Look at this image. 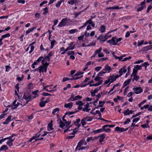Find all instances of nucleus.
I'll list each match as a JSON object with an SVG mask.
<instances>
[{"label":"nucleus","instance_id":"nucleus-18","mask_svg":"<svg viewBox=\"0 0 152 152\" xmlns=\"http://www.w3.org/2000/svg\"><path fill=\"white\" fill-rule=\"evenodd\" d=\"M108 79L109 80H110V83H113L115 80H114V75H113L112 76H110L108 77Z\"/></svg>","mask_w":152,"mask_h":152},{"label":"nucleus","instance_id":"nucleus-29","mask_svg":"<svg viewBox=\"0 0 152 152\" xmlns=\"http://www.w3.org/2000/svg\"><path fill=\"white\" fill-rule=\"evenodd\" d=\"M82 98V97L80 95H77L75 96V97L72 99V101H74L75 100H77L78 99H81Z\"/></svg>","mask_w":152,"mask_h":152},{"label":"nucleus","instance_id":"nucleus-39","mask_svg":"<svg viewBox=\"0 0 152 152\" xmlns=\"http://www.w3.org/2000/svg\"><path fill=\"white\" fill-rule=\"evenodd\" d=\"M59 110V109L58 108H56L53 110L52 111V113L55 114L57 112H58Z\"/></svg>","mask_w":152,"mask_h":152},{"label":"nucleus","instance_id":"nucleus-3","mask_svg":"<svg viewBox=\"0 0 152 152\" xmlns=\"http://www.w3.org/2000/svg\"><path fill=\"white\" fill-rule=\"evenodd\" d=\"M27 94H24L23 96V98L26 99H29L30 100H31L33 99V97H32L31 95L30 94H28L27 95Z\"/></svg>","mask_w":152,"mask_h":152},{"label":"nucleus","instance_id":"nucleus-57","mask_svg":"<svg viewBox=\"0 0 152 152\" xmlns=\"http://www.w3.org/2000/svg\"><path fill=\"white\" fill-rule=\"evenodd\" d=\"M78 128L77 127L75 128L74 129V130L73 131V132L72 134L73 135H75V134L76 133V132H77L78 130Z\"/></svg>","mask_w":152,"mask_h":152},{"label":"nucleus","instance_id":"nucleus-24","mask_svg":"<svg viewBox=\"0 0 152 152\" xmlns=\"http://www.w3.org/2000/svg\"><path fill=\"white\" fill-rule=\"evenodd\" d=\"M145 7H146L145 5L141 6L140 7H139L137 8V10L138 12L140 11Z\"/></svg>","mask_w":152,"mask_h":152},{"label":"nucleus","instance_id":"nucleus-56","mask_svg":"<svg viewBox=\"0 0 152 152\" xmlns=\"http://www.w3.org/2000/svg\"><path fill=\"white\" fill-rule=\"evenodd\" d=\"M152 7V6L151 5H149L148 6L147 10V13H148L149 12L150 10L151 9Z\"/></svg>","mask_w":152,"mask_h":152},{"label":"nucleus","instance_id":"nucleus-6","mask_svg":"<svg viewBox=\"0 0 152 152\" xmlns=\"http://www.w3.org/2000/svg\"><path fill=\"white\" fill-rule=\"evenodd\" d=\"M102 70L106 71L108 72V73H110L112 71V69L111 67L109 66L108 64H107L105 66L104 69H103Z\"/></svg>","mask_w":152,"mask_h":152},{"label":"nucleus","instance_id":"nucleus-38","mask_svg":"<svg viewBox=\"0 0 152 152\" xmlns=\"http://www.w3.org/2000/svg\"><path fill=\"white\" fill-rule=\"evenodd\" d=\"M110 32V31H109L105 35V37L107 38V40L109 38H110L111 37L112 35L111 34H108Z\"/></svg>","mask_w":152,"mask_h":152},{"label":"nucleus","instance_id":"nucleus-31","mask_svg":"<svg viewBox=\"0 0 152 152\" xmlns=\"http://www.w3.org/2000/svg\"><path fill=\"white\" fill-rule=\"evenodd\" d=\"M102 82H103V80H101V81H100L99 82V83H96L94 84H93V85L94 86H98L101 84L102 83Z\"/></svg>","mask_w":152,"mask_h":152},{"label":"nucleus","instance_id":"nucleus-50","mask_svg":"<svg viewBox=\"0 0 152 152\" xmlns=\"http://www.w3.org/2000/svg\"><path fill=\"white\" fill-rule=\"evenodd\" d=\"M129 109H127L126 110L124 111V113L125 115H129Z\"/></svg>","mask_w":152,"mask_h":152},{"label":"nucleus","instance_id":"nucleus-59","mask_svg":"<svg viewBox=\"0 0 152 152\" xmlns=\"http://www.w3.org/2000/svg\"><path fill=\"white\" fill-rule=\"evenodd\" d=\"M75 53V52L74 51H72L68 52L67 53V54L69 55H74Z\"/></svg>","mask_w":152,"mask_h":152},{"label":"nucleus","instance_id":"nucleus-43","mask_svg":"<svg viewBox=\"0 0 152 152\" xmlns=\"http://www.w3.org/2000/svg\"><path fill=\"white\" fill-rule=\"evenodd\" d=\"M77 31L76 29H74L70 30L69 31V33L71 34H73L75 33L76 31Z\"/></svg>","mask_w":152,"mask_h":152},{"label":"nucleus","instance_id":"nucleus-44","mask_svg":"<svg viewBox=\"0 0 152 152\" xmlns=\"http://www.w3.org/2000/svg\"><path fill=\"white\" fill-rule=\"evenodd\" d=\"M127 72L126 73V75H125V77H127V75L129 74L130 71L131 70V67L130 66H129L127 68Z\"/></svg>","mask_w":152,"mask_h":152},{"label":"nucleus","instance_id":"nucleus-4","mask_svg":"<svg viewBox=\"0 0 152 152\" xmlns=\"http://www.w3.org/2000/svg\"><path fill=\"white\" fill-rule=\"evenodd\" d=\"M128 129L129 128L125 129L124 128H120L119 127L117 126L115 128V131L118 132H122L127 131Z\"/></svg>","mask_w":152,"mask_h":152},{"label":"nucleus","instance_id":"nucleus-1","mask_svg":"<svg viewBox=\"0 0 152 152\" xmlns=\"http://www.w3.org/2000/svg\"><path fill=\"white\" fill-rule=\"evenodd\" d=\"M67 21V18H66L63 19L59 23L58 26L59 27H61L65 26L66 24Z\"/></svg>","mask_w":152,"mask_h":152},{"label":"nucleus","instance_id":"nucleus-52","mask_svg":"<svg viewBox=\"0 0 152 152\" xmlns=\"http://www.w3.org/2000/svg\"><path fill=\"white\" fill-rule=\"evenodd\" d=\"M144 40H142L140 42H138V46H139L142 45L144 43Z\"/></svg>","mask_w":152,"mask_h":152},{"label":"nucleus","instance_id":"nucleus-11","mask_svg":"<svg viewBox=\"0 0 152 152\" xmlns=\"http://www.w3.org/2000/svg\"><path fill=\"white\" fill-rule=\"evenodd\" d=\"M39 70V73H41V72H43V66H40L38 68H37L35 69L34 70V72H35L36 71Z\"/></svg>","mask_w":152,"mask_h":152},{"label":"nucleus","instance_id":"nucleus-17","mask_svg":"<svg viewBox=\"0 0 152 152\" xmlns=\"http://www.w3.org/2000/svg\"><path fill=\"white\" fill-rule=\"evenodd\" d=\"M105 29L106 28L105 26L104 25H103L100 26L99 30L101 32L103 33L105 31Z\"/></svg>","mask_w":152,"mask_h":152},{"label":"nucleus","instance_id":"nucleus-20","mask_svg":"<svg viewBox=\"0 0 152 152\" xmlns=\"http://www.w3.org/2000/svg\"><path fill=\"white\" fill-rule=\"evenodd\" d=\"M83 119L85 121H92V119L89 116H87L86 117L83 118Z\"/></svg>","mask_w":152,"mask_h":152},{"label":"nucleus","instance_id":"nucleus-34","mask_svg":"<svg viewBox=\"0 0 152 152\" xmlns=\"http://www.w3.org/2000/svg\"><path fill=\"white\" fill-rule=\"evenodd\" d=\"M149 64L147 62H144V63L142 64V66H144L145 68V69H146L147 68V66L149 65Z\"/></svg>","mask_w":152,"mask_h":152},{"label":"nucleus","instance_id":"nucleus-58","mask_svg":"<svg viewBox=\"0 0 152 152\" xmlns=\"http://www.w3.org/2000/svg\"><path fill=\"white\" fill-rule=\"evenodd\" d=\"M83 11H81L78 12H77V13H76L75 14V17L76 18L77 16H78V15H80V14L81 13H82V12Z\"/></svg>","mask_w":152,"mask_h":152},{"label":"nucleus","instance_id":"nucleus-32","mask_svg":"<svg viewBox=\"0 0 152 152\" xmlns=\"http://www.w3.org/2000/svg\"><path fill=\"white\" fill-rule=\"evenodd\" d=\"M43 10L45 11L43 13L44 15H45L48 12V8L47 7H46L45 8H44L43 9Z\"/></svg>","mask_w":152,"mask_h":152},{"label":"nucleus","instance_id":"nucleus-14","mask_svg":"<svg viewBox=\"0 0 152 152\" xmlns=\"http://www.w3.org/2000/svg\"><path fill=\"white\" fill-rule=\"evenodd\" d=\"M73 103L72 102H70L67 104H66L64 105V107L66 108H70L72 107V106Z\"/></svg>","mask_w":152,"mask_h":152},{"label":"nucleus","instance_id":"nucleus-27","mask_svg":"<svg viewBox=\"0 0 152 152\" xmlns=\"http://www.w3.org/2000/svg\"><path fill=\"white\" fill-rule=\"evenodd\" d=\"M53 125H52L51 124H49L48 125V131H50L53 130V129L52 128Z\"/></svg>","mask_w":152,"mask_h":152},{"label":"nucleus","instance_id":"nucleus-35","mask_svg":"<svg viewBox=\"0 0 152 152\" xmlns=\"http://www.w3.org/2000/svg\"><path fill=\"white\" fill-rule=\"evenodd\" d=\"M10 35L9 33H7L1 36L2 37H3V38H6L7 37H10Z\"/></svg>","mask_w":152,"mask_h":152},{"label":"nucleus","instance_id":"nucleus-13","mask_svg":"<svg viewBox=\"0 0 152 152\" xmlns=\"http://www.w3.org/2000/svg\"><path fill=\"white\" fill-rule=\"evenodd\" d=\"M100 139L99 140V142L101 143L103 141L105 137V134H103L99 136Z\"/></svg>","mask_w":152,"mask_h":152},{"label":"nucleus","instance_id":"nucleus-51","mask_svg":"<svg viewBox=\"0 0 152 152\" xmlns=\"http://www.w3.org/2000/svg\"><path fill=\"white\" fill-rule=\"evenodd\" d=\"M105 128H104V129H103V127H102V129H103V132L104 131H105L106 132H110V131L111 130V129H109V128L106 129Z\"/></svg>","mask_w":152,"mask_h":152},{"label":"nucleus","instance_id":"nucleus-30","mask_svg":"<svg viewBox=\"0 0 152 152\" xmlns=\"http://www.w3.org/2000/svg\"><path fill=\"white\" fill-rule=\"evenodd\" d=\"M137 69H135L134 67L133 69V72L131 75V76H132V75H136L137 73Z\"/></svg>","mask_w":152,"mask_h":152},{"label":"nucleus","instance_id":"nucleus-63","mask_svg":"<svg viewBox=\"0 0 152 152\" xmlns=\"http://www.w3.org/2000/svg\"><path fill=\"white\" fill-rule=\"evenodd\" d=\"M52 55V52H49V54L48 55L46 56V58H48V57H50Z\"/></svg>","mask_w":152,"mask_h":152},{"label":"nucleus","instance_id":"nucleus-47","mask_svg":"<svg viewBox=\"0 0 152 152\" xmlns=\"http://www.w3.org/2000/svg\"><path fill=\"white\" fill-rule=\"evenodd\" d=\"M123 8V7H119L118 6H113V9L119 10L122 9Z\"/></svg>","mask_w":152,"mask_h":152},{"label":"nucleus","instance_id":"nucleus-46","mask_svg":"<svg viewBox=\"0 0 152 152\" xmlns=\"http://www.w3.org/2000/svg\"><path fill=\"white\" fill-rule=\"evenodd\" d=\"M77 105H79L80 106H83V103H82L81 101L77 102L76 103Z\"/></svg>","mask_w":152,"mask_h":152},{"label":"nucleus","instance_id":"nucleus-33","mask_svg":"<svg viewBox=\"0 0 152 152\" xmlns=\"http://www.w3.org/2000/svg\"><path fill=\"white\" fill-rule=\"evenodd\" d=\"M62 1H64L63 0H61L60 1H58L57 4H56V7H59L60 6Z\"/></svg>","mask_w":152,"mask_h":152},{"label":"nucleus","instance_id":"nucleus-45","mask_svg":"<svg viewBox=\"0 0 152 152\" xmlns=\"http://www.w3.org/2000/svg\"><path fill=\"white\" fill-rule=\"evenodd\" d=\"M32 94L35 95V96H33V98H35L38 96V95L37 94V93L35 91H33L32 92Z\"/></svg>","mask_w":152,"mask_h":152},{"label":"nucleus","instance_id":"nucleus-2","mask_svg":"<svg viewBox=\"0 0 152 152\" xmlns=\"http://www.w3.org/2000/svg\"><path fill=\"white\" fill-rule=\"evenodd\" d=\"M107 43H109L110 45H115L117 44L116 41V37H113L111 40H109L107 41Z\"/></svg>","mask_w":152,"mask_h":152},{"label":"nucleus","instance_id":"nucleus-40","mask_svg":"<svg viewBox=\"0 0 152 152\" xmlns=\"http://www.w3.org/2000/svg\"><path fill=\"white\" fill-rule=\"evenodd\" d=\"M106 73V72H104L103 71H101L100 72H99L97 74V75L99 76H102V75L103 74H104Z\"/></svg>","mask_w":152,"mask_h":152},{"label":"nucleus","instance_id":"nucleus-5","mask_svg":"<svg viewBox=\"0 0 152 152\" xmlns=\"http://www.w3.org/2000/svg\"><path fill=\"white\" fill-rule=\"evenodd\" d=\"M133 89L134 90L135 93L136 94L140 93L143 91L142 89L140 87L134 88Z\"/></svg>","mask_w":152,"mask_h":152},{"label":"nucleus","instance_id":"nucleus-23","mask_svg":"<svg viewBox=\"0 0 152 152\" xmlns=\"http://www.w3.org/2000/svg\"><path fill=\"white\" fill-rule=\"evenodd\" d=\"M103 132V129L102 128V129H98L97 130H94L93 131V132L94 133H97Z\"/></svg>","mask_w":152,"mask_h":152},{"label":"nucleus","instance_id":"nucleus-48","mask_svg":"<svg viewBox=\"0 0 152 152\" xmlns=\"http://www.w3.org/2000/svg\"><path fill=\"white\" fill-rule=\"evenodd\" d=\"M39 105L41 107H44L45 106V103L44 101H41Z\"/></svg>","mask_w":152,"mask_h":152},{"label":"nucleus","instance_id":"nucleus-61","mask_svg":"<svg viewBox=\"0 0 152 152\" xmlns=\"http://www.w3.org/2000/svg\"><path fill=\"white\" fill-rule=\"evenodd\" d=\"M17 2L19 3H22V4H24L25 3V1L24 0H18Z\"/></svg>","mask_w":152,"mask_h":152},{"label":"nucleus","instance_id":"nucleus-28","mask_svg":"<svg viewBox=\"0 0 152 152\" xmlns=\"http://www.w3.org/2000/svg\"><path fill=\"white\" fill-rule=\"evenodd\" d=\"M84 142V141L83 140H80L78 143L77 145H78V146L80 147V146L83 144Z\"/></svg>","mask_w":152,"mask_h":152},{"label":"nucleus","instance_id":"nucleus-54","mask_svg":"<svg viewBox=\"0 0 152 152\" xmlns=\"http://www.w3.org/2000/svg\"><path fill=\"white\" fill-rule=\"evenodd\" d=\"M102 68V67L101 66H97L95 68V69L96 71L97 72L99 71Z\"/></svg>","mask_w":152,"mask_h":152},{"label":"nucleus","instance_id":"nucleus-53","mask_svg":"<svg viewBox=\"0 0 152 152\" xmlns=\"http://www.w3.org/2000/svg\"><path fill=\"white\" fill-rule=\"evenodd\" d=\"M132 58V57L131 56H129L128 57H126L123 60H122V61H127V60H129V59H131Z\"/></svg>","mask_w":152,"mask_h":152},{"label":"nucleus","instance_id":"nucleus-19","mask_svg":"<svg viewBox=\"0 0 152 152\" xmlns=\"http://www.w3.org/2000/svg\"><path fill=\"white\" fill-rule=\"evenodd\" d=\"M59 124V127L61 128H64V127L65 126V124L61 120H60Z\"/></svg>","mask_w":152,"mask_h":152},{"label":"nucleus","instance_id":"nucleus-9","mask_svg":"<svg viewBox=\"0 0 152 152\" xmlns=\"http://www.w3.org/2000/svg\"><path fill=\"white\" fill-rule=\"evenodd\" d=\"M40 137V134L38 133L35 136H33L28 141L29 142H31L32 140L34 139H37L36 138H38Z\"/></svg>","mask_w":152,"mask_h":152},{"label":"nucleus","instance_id":"nucleus-15","mask_svg":"<svg viewBox=\"0 0 152 152\" xmlns=\"http://www.w3.org/2000/svg\"><path fill=\"white\" fill-rule=\"evenodd\" d=\"M8 149L7 146L6 145H4L0 148V151H6Z\"/></svg>","mask_w":152,"mask_h":152},{"label":"nucleus","instance_id":"nucleus-10","mask_svg":"<svg viewBox=\"0 0 152 152\" xmlns=\"http://www.w3.org/2000/svg\"><path fill=\"white\" fill-rule=\"evenodd\" d=\"M143 50L144 51H147L152 49V45L144 47L143 48Z\"/></svg>","mask_w":152,"mask_h":152},{"label":"nucleus","instance_id":"nucleus-49","mask_svg":"<svg viewBox=\"0 0 152 152\" xmlns=\"http://www.w3.org/2000/svg\"><path fill=\"white\" fill-rule=\"evenodd\" d=\"M81 123L83 126L84 127V125L86 124V122L84 120L82 119L81 120Z\"/></svg>","mask_w":152,"mask_h":152},{"label":"nucleus","instance_id":"nucleus-7","mask_svg":"<svg viewBox=\"0 0 152 152\" xmlns=\"http://www.w3.org/2000/svg\"><path fill=\"white\" fill-rule=\"evenodd\" d=\"M97 39L99 40L100 42H104L107 40V38L105 36H104L103 35H101L99 36Z\"/></svg>","mask_w":152,"mask_h":152},{"label":"nucleus","instance_id":"nucleus-12","mask_svg":"<svg viewBox=\"0 0 152 152\" xmlns=\"http://www.w3.org/2000/svg\"><path fill=\"white\" fill-rule=\"evenodd\" d=\"M131 78L130 79H129L128 80L125 81L124 83V86L123 87H125L128 85H129L131 81Z\"/></svg>","mask_w":152,"mask_h":152},{"label":"nucleus","instance_id":"nucleus-16","mask_svg":"<svg viewBox=\"0 0 152 152\" xmlns=\"http://www.w3.org/2000/svg\"><path fill=\"white\" fill-rule=\"evenodd\" d=\"M104 103V101L102 102V101H99V105H98L96 107V108L98 109L99 107H103Z\"/></svg>","mask_w":152,"mask_h":152},{"label":"nucleus","instance_id":"nucleus-21","mask_svg":"<svg viewBox=\"0 0 152 152\" xmlns=\"http://www.w3.org/2000/svg\"><path fill=\"white\" fill-rule=\"evenodd\" d=\"M99 137H94V138H93L92 137H88L87 139V142H89L90 141H93L95 139H97Z\"/></svg>","mask_w":152,"mask_h":152},{"label":"nucleus","instance_id":"nucleus-64","mask_svg":"<svg viewBox=\"0 0 152 152\" xmlns=\"http://www.w3.org/2000/svg\"><path fill=\"white\" fill-rule=\"evenodd\" d=\"M140 119V118H134L133 120V123H134L135 122H137Z\"/></svg>","mask_w":152,"mask_h":152},{"label":"nucleus","instance_id":"nucleus-26","mask_svg":"<svg viewBox=\"0 0 152 152\" xmlns=\"http://www.w3.org/2000/svg\"><path fill=\"white\" fill-rule=\"evenodd\" d=\"M132 76H133L134 77L132 80V81L133 82L134 81V80H135L136 81H137L139 79V77L136 75H132Z\"/></svg>","mask_w":152,"mask_h":152},{"label":"nucleus","instance_id":"nucleus-62","mask_svg":"<svg viewBox=\"0 0 152 152\" xmlns=\"http://www.w3.org/2000/svg\"><path fill=\"white\" fill-rule=\"evenodd\" d=\"M130 121V120L129 118H127L126 119V121L124 122V124H128Z\"/></svg>","mask_w":152,"mask_h":152},{"label":"nucleus","instance_id":"nucleus-36","mask_svg":"<svg viewBox=\"0 0 152 152\" xmlns=\"http://www.w3.org/2000/svg\"><path fill=\"white\" fill-rule=\"evenodd\" d=\"M142 64L141 65L139 66V65H137L135 67V69H137V70H141L142 69Z\"/></svg>","mask_w":152,"mask_h":152},{"label":"nucleus","instance_id":"nucleus-25","mask_svg":"<svg viewBox=\"0 0 152 152\" xmlns=\"http://www.w3.org/2000/svg\"><path fill=\"white\" fill-rule=\"evenodd\" d=\"M36 28L35 27H33L31 29H29L28 30H27L26 33V34L33 31L34 29H36Z\"/></svg>","mask_w":152,"mask_h":152},{"label":"nucleus","instance_id":"nucleus-55","mask_svg":"<svg viewBox=\"0 0 152 152\" xmlns=\"http://www.w3.org/2000/svg\"><path fill=\"white\" fill-rule=\"evenodd\" d=\"M42 95L45 96H51L52 95L51 94L47 93H44L42 94Z\"/></svg>","mask_w":152,"mask_h":152},{"label":"nucleus","instance_id":"nucleus-37","mask_svg":"<svg viewBox=\"0 0 152 152\" xmlns=\"http://www.w3.org/2000/svg\"><path fill=\"white\" fill-rule=\"evenodd\" d=\"M99 76H98L97 75V76L94 79V80L96 81H99V82L100 81H101L100 79H102V77H99Z\"/></svg>","mask_w":152,"mask_h":152},{"label":"nucleus","instance_id":"nucleus-22","mask_svg":"<svg viewBox=\"0 0 152 152\" xmlns=\"http://www.w3.org/2000/svg\"><path fill=\"white\" fill-rule=\"evenodd\" d=\"M16 101L15 100L12 103V104L14 106V107L11 108V109L12 110L16 109L18 106V105L16 104Z\"/></svg>","mask_w":152,"mask_h":152},{"label":"nucleus","instance_id":"nucleus-41","mask_svg":"<svg viewBox=\"0 0 152 152\" xmlns=\"http://www.w3.org/2000/svg\"><path fill=\"white\" fill-rule=\"evenodd\" d=\"M92 21L91 19H89L88 20H87L86 22L85 23V24H86V26L88 24H92Z\"/></svg>","mask_w":152,"mask_h":152},{"label":"nucleus","instance_id":"nucleus-42","mask_svg":"<svg viewBox=\"0 0 152 152\" xmlns=\"http://www.w3.org/2000/svg\"><path fill=\"white\" fill-rule=\"evenodd\" d=\"M101 50L102 48H101L96 50L95 52V55H97V54H98L99 53H100Z\"/></svg>","mask_w":152,"mask_h":152},{"label":"nucleus","instance_id":"nucleus-60","mask_svg":"<svg viewBox=\"0 0 152 152\" xmlns=\"http://www.w3.org/2000/svg\"><path fill=\"white\" fill-rule=\"evenodd\" d=\"M123 68H121L119 72L120 73L119 75L120 76H121L123 74Z\"/></svg>","mask_w":152,"mask_h":152},{"label":"nucleus","instance_id":"nucleus-8","mask_svg":"<svg viewBox=\"0 0 152 152\" xmlns=\"http://www.w3.org/2000/svg\"><path fill=\"white\" fill-rule=\"evenodd\" d=\"M11 117L12 116L11 115L9 116L6 119L5 121L3 123V124H8V123L11 121Z\"/></svg>","mask_w":152,"mask_h":152}]
</instances>
